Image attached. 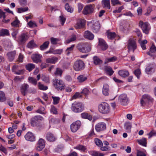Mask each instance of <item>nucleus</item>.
<instances>
[{"mask_svg": "<svg viewBox=\"0 0 156 156\" xmlns=\"http://www.w3.org/2000/svg\"><path fill=\"white\" fill-rule=\"evenodd\" d=\"M83 104L80 102H75L72 103L71 106V109L73 111L76 113L80 112L84 109Z\"/></svg>", "mask_w": 156, "mask_h": 156, "instance_id": "f257e3e1", "label": "nucleus"}, {"mask_svg": "<svg viewBox=\"0 0 156 156\" xmlns=\"http://www.w3.org/2000/svg\"><path fill=\"white\" fill-rule=\"evenodd\" d=\"M99 112L103 114H107L110 110V105L106 102H102L99 105L98 107Z\"/></svg>", "mask_w": 156, "mask_h": 156, "instance_id": "f03ea898", "label": "nucleus"}, {"mask_svg": "<svg viewBox=\"0 0 156 156\" xmlns=\"http://www.w3.org/2000/svg\"><path fill=\"white\" fill-rule=\"evenodd\" d=\"M77 47L78 50L83 53L88 52L91 50L90 45L88 43H80L78 44Z\"/></svg>", "mask_w": 156, "mask_h": 156, "instance_id": "7ed1b4c3", "label": "nucleus"}, {"mask_svg": "<svg viewBox=\"0 0 156 156\" xmlns=\"http://www.w3.org/2000/svg\"><path fill=\"white\" fill-rule=\"evenodd\" d=\"M54 87L57 90H61L64 89L66 85L64 82L60 79H55L53 81Z\"/></svg>", "mask_w": 156, "mask_h": 156, "instance_id": "20e7f679", "label": "nucleus"}, {"mask_svg": "<svg viewBox=\"0 0 156 156\" xmlns=\"http://www.w3.org/2000/svg\"><path fill=\"white\" fill-rule=\"evenodd\" d=\"M73 68L76 71H79L83 70L85 68V64L84 62L81 60L76 61L74 64Z\"/></svg>", "mask_w": 156, "mask_h": 156, "instance_id": "39448f33", "label": "nucleus"}, {"mask_svg": "<svg viewBox=\"0 0 156 156\" xmlns=\"http://www.w3.org/2000/svg\"><path fill=\"white\" fill-rule=\"evenodd\" d=\"M128 44L127 46L129 51L132 50L133 52L137 48V45L136 41L133 38H130L128 41Z\"/></svg>", "mask_w": 156, "mask_h": 156, "instance_id": "423d86ee", "label": "nucleus"}, {"mask_svg": "<svg viewBox=\"0 0 156 156\" xmlns=\"http://www.w3.org/2000/svg\"><path fill=\"white\" fill-rule=\"evenodd\" d=\"M149 24L147 22L144 23L141 20L140 21L139 26L142 29L144 33L146 34H148L149 32L150 28L149 27Z\"/></svg>", "mask_w": 156, "mask_h": 156, "instance_id": "0eeeda50", "label": "nucleus"}, {"mask_svg": "<svg viewBox=\"0 0 156 156\" xmlns=\"http://www.w3.org/2000/svg\"><path fill=\"white\" fill-rule=\"evenodd\" d=\"M118 100L120 104L123 105H126L129 102L127 96L125 94H121L119 97Z\"/></svg>", "mask_w": 156, "mask_h": 156, "instance_id": "6e6552de", "label": "nucleus"}, {"mask_svg": "<svg viewBox=\"0 0 156 156\" xmlns=\"http://www.w3.org/2000/svg\"><path fill=\"white\" fill-rule=\"evenodd\" d=\"M81 123L80 121L77 120L73 122L70 125V129L73 132H76L80 127Z\"/></svg>", "mask_w": 156, "mask_h": 156, "instance_id": "1a4fd4ad", "label": "nucleus"}, {"mask_svg": "<svg viewBox=\"0 0 156 156\" xmlns=\"http://www.w3.org/2000/svg\"><path fill=\"white\" fill-rule=\"evenodd\" d=\"M94 4H90L86 5L83 10V13L87 15L93 12L94 10Z\"/></svg>", "mask_w": 156, "mask_h": 156, "instance_id": "9d476101", "label": "nucleus"}, {"mask_svg": "<svg viewBox=\"0 0 156 156\" xmlns=\"http://www.w3.org/2000/svg\"><path fill=\"white\" fill-rule=\"evenodd\" d=\"M154 101V99L149 95L145 94L142 96V99L141 100L140 103L143 106H144L145 101L149 102H152Z\"/></svg>", "mask_w": 156, "mask_h": 156, "instance_id": "9b49d317", "label": "nucleus"}, {"mask_svg": "<svg viewBox=\"0 0 156 156\" xmlns=\"http://www.w3.org/2000/svg\"><path fill=\"white\" fill-rule=\"evenodd\" d=\"M43 118L40 115L36 116L31 119V124L32 126H37L38 124L39 120H42Z\"/></svg>", "mask_w": 156, "mask_h": 156, "instance_id": "f8f14e48", "label": "nucleus"}, {"mask_svg": "<svg viewBox=\"0 0 156 156\" xmlns=\"http://www.w3.org/2000/svg\"><path fill=\"white\" fill-rule=\"evenodd\" d=\"M45 141L42 139H40L38 141L36 147V150L38 151H41L44 147Z\"/></svg>", "mask_w": 156, "mask_h": 156, "instance_id": "ddd939ff", "label": "nucleus"}, {"mask_svg": "<svg viewBox=\"0 0 156 156\" xmlns=\"http://www.w3.org/2000/svg\"><path fill=\"white\" fill-rule=\"evenodd\" d=\"M29 85L27 83H24L20 86V91L22 94L24 96L27 93L29 88Z\"/></svg>", "mask_w": 156, "mask_h": 156, "instance_id": "4468645a", "label": "nucleus"}, {"mask_svg": "<svg viewBox=\"0 0 156 156\" xmlns=\"http://www.w3.org/2000/svg\"><path fill=\"white\" fill-rule=\"evenodd\" d=\"M29 36L27 33H23L19 37L18 41L20 43H25L29 38Z\"/></svg>", "mask_w": 156, "mask_h": 156, "instance_id": "2eb2a0df", "label": "nucleus"}, {"mask_svg": "<svg viewBox=\"0 0 156 156\" xmlns=\"http://www.w3.org/2000/svg\"><path fill=\"white\" fill-rule=\"evenodd\" d=\"M98 45L100 47L101 49L103 51L107 49L108 47V46L105 41L102 39L99 38Z\"/></svg>", "mask_w": 156, "mask_h": 156, "instance_id": "dca6fc26", "label": "nucleus"}, {"mask_svg": "<svg viewBox=\"0 0 156 156\" xmlns=\"http://www.w3.org/2000/svg\"><path fill=\"white\" fill-rule=\"evenodd\" d=\"M42 58V55L38 54H34L32 56V59L33 61L37 63L41 62V59Z\"/></svg>", "mask_w": 156, "mask_h": 156, "instance_id": "f3484780", "label": "nucleus"}, {"mask_svg": "<svg viewBox=\"0 0 156 156\" xmlns=\"http://www.w3.org/2000/svg\"><path fill=\"white\" fill-rule=\"evenodd\" d=\"M106 129V125L104 122L99 123L95 126V129L97 132L104 130Z\"/></svg>", "mask_w": 156, "mask_h": 156, "instance_id": "a211bd4d", "label": "nucleus"}, {"mask_svg": "<svg viewBox=\"0 0 156 156\" xmlns=\"http://www.w3.org/2000/svg\"><path fill=\"white\" fill-rule=\"evenodd\" d=\"M25 139L30 141H34L35 140V137L33 134L29 132L25 136Z\"/></svg>", "mask_w": 156, "mask_h": 156, "instance_id": "6ab92c4d", "label": "nucleus"}, {"mask_svg": "<svg viewBox=\"0 0 156 156\" xmlns=\"http://www.w3.org/2000/svg\"><path fill=\"white\" fill-rule=\"evenodd\" d=\"M101 25L98 21H97L93 24L92 27V30L95 33L98 32L101 28Z\"/></svg>", "mask_w": 156, "mask_h": 156, "instance_id": "aec40b11", "label": "nucleus"}, {"mask_svg": "<svg viewBox=\"0 0 156 156\" xmlns=\"http://www.w3.org/2000/svg\"><path fill=\"white\" fill-rule=\"evenodd\" d=\"M84 38L90 40H92L94 37V34L90 31L87 30L84 32L83 34Z\"/></svg>", "mask_w": 156, "mask_h": 156, "instance_id": "412c9836", "label": "nucleus"}, {"mask_svg": "<svg viewBox=\"0 0 156 156\" xmlns=\"http://www.w3.org/2000/svg\"><path fill=\"white\" fill-rule=\"evenodd\" d=\"M12 70L16 74L20 75L23 73V71L22 70L19 69V66L17 65H14L13 66Z\"/></svg>", "mask_w": 156, "mask_h": 156, "instance_id": "4be33fe9", "label": "nucleus"}, {"mask_svg": "<svg viewBox=\"0 0 156 156\" xmlns=\"http://www.w3.org/2000/svg\"><path fill=\"white\" fill-rule=\"evenodd\" d=\"M46 139L47 140L50 142H53L56 139L54 135L50 133H47L46 135Z\"/></svg>", "mask_w": 156, "mask_h": 156, "instance_id": "5701e85b", "label": "nucleus"}, {"mask_svg": "<svg viewBox=\"0 0 156 156\" xmlns=\"http://www.w3.org/2000/svg\"><path fill=\"white\" fill-rule=\"evenodd\" d=\"M156 52V47L154 44H152L150 49L149 51L147 52V54L149 55L152 56Z\"/></svg>", "mask_w": 156, "mask_h": 156, "instance_id": "b1692460", "label": "nucleus"}, {"mask_svg": "<svg viewBox=\"0 0 156 156\" xmlns=\"http://www.w3.org/2000/svg\"><path fill=\"white\" fill-rule=\"evenodd\" d=\"M109 86L107 84H104L102 89V93L105 96H108L109 95Z\"/></svg>", "mask_w": 156, "mask_h": 156, "instance_id": "393cba45", "label": "nucleus"}, {"mask_svg": "<svg viewBox=\"0 0 156 156\" xmlns=\"http://www.w3.org/2000/svg\"><path fill=\"white\" fill-rule=\"evenodd\" d=\"M118 74L120 76L123 77H126L129 75V72L126 70H120L118 71Z\"/></svg>", "mask_w": 156, "mask_h": 156, "instance_id": "a878e982", "label": "nucleus"}, {"mask_svg": "<svg viewBox=\"0 0 156 156\" xmlns=\"http://www.w3.org/2000/svg\"><path fill=\"white\" fill-rule=\"evenodd\" d=\"M104 69L106 73L109 76L112 75L114 72L112 68L110 66H105Z\"/></svg>", "mask_w": 156, "mask_h": 156, "instance_id": "bb28decb", "label": "nucleus"}, {"mask_svg": "<svg viewBox=\"0 0 156 156\" xmlns=\"http://www.w3.org/2000/svg\"><path fill=\"white\" fill-rule=\"evenodd\" d=\"M58 58L55 57H53L46 59V62L48 63L54 64L58 61Z\"/></svg>", "mask_w": 156, "mask_h": 156, "instance_id": "cd10ccee", "label": "nucleus"}, {"mask_svg": "<svg viewBox=\"0 0 156 156\" xmlns=\"http://www.w3.org/2000/svg\"><path fill=\"white\" fill-rule=\"evenodd\" d=\"M93 59L94 64L95 65H99L102 64L103 62V61L96 56H94Z\"/></svg>", "mask_w": 156, "mask_h": 156, "instance_id": "c85d7f7f", "label": "nucleus"}, {"mask_svg": "<svg viewBox=\"0 0 156 156\" xmlns=\"http://www.w3.org/2000/svg\"><path fill=\"white\" fill-rule=\"evenodd\" d=\"M81 116L83 119H87L91 121L92 119V116L86 112H83L81 114Z\"/></svg>", "mask_w": 156, "mask_h": 156, "instance_id": "c756f323", "label": "nucleus"}, {"mask_svg": "<svg viewBox=\"0 0 156 156\" xmlns=\"http://www.w3.org/2000/svg\"><path fill=\"white\" fill-rule=\"evenodd\" d=\"M87 77L84 75H81L78 76L77 77L78 81L79 83H82L87 80Z\"/></svg>", "mask_w": 156, "mask_h": 156, "instance_id": "7c9ffc66", "label": "nucleus"}, {"mask_svg": "<svg viewBox=\"0 0 156 156\" xmlns=\"http://www.w3.org/2000/svg\"><path fill=\"white\" fill-rule=\"evenodd\" d=\"M108 37L111 40H113L115 38L116 36L115 32H112L108 31L106 32Z\"/></svg>", "mask_w": 156, "mask_h": 156, "instance_id": "2f4dec72", "label": "nucleus"}, {"mask_svg": "<svg viewBox=\"0 0 156 156\" xmlns=\"http://www.w3.org/2000/svg\"><path fill=\"white\" fill-rule=\"evenodd\" d=\"M9 35V30L6 29H2L0 30V36H5Z\"/></svg>", "mask_w": 156, "mask_h": 156, "instance_id": "473e14b6", "label": "nucleus"}, {"mask_svg": "<svg viewBox=\"0 0 156 156\" xmlns=\"http://www.w3.org/2000/svg\"><path fill=\"white\" fill-rule=\"evenodd\" d=\"M16 53L15 51H13L9 52L7 54L8 58L10 61H12L13 60L15 55Z\"/></svg>", "mask_w": 156, "mask_h": 156, "instance_id": "72a5a7b5", "label": "nucleus"}, {"mask_svg": "<svg viewBox=\"0 0 156 156\" xmlns=\"http://www.w3.org/2000/svg\"><path fill=\"white\" fill-rule=\"evenodd\" d=\"M85 25V20L82 19L79 20L76 24L77 27L78 28H83Z\"/></svg>", "mask_w": 156, "mask_h": 156, "instance_id": "f704fd0d", "label": "nucleus"}, {"mask_svg": "<svg viewBox=\"0 0 156 156\" xmlns=\"http://www.w3.org/2000/svg\"><path fill=\"white\" fill-rule=\"evenodd\" d=\"M25 67L27 70L29 72H30L35 68V66L32 63H28L26 65Z\"/></svg>", "mask_w": 156, "mask_h": 156, "instance_id": "c9c22d12", "label": "nucleus"}, {"mask_svg": "<svg viewBox=\"0 0 156 156\" xmlns=\"http://www.w3.org/2000/svg\"><path fill=\"white\" fill-rule=\"evenodd\" d=\"M117 57L115 56H113L111 58H106L105 61V64H106L109 62H114L117 60Z\"/></svg>", "mask_w": 156, "mask_h": 156, "instance_id": "e433bc0d", "label": "nucleus"}, {"mask_svg": "<svg viewBox=\"0 0 156 156\" xmlns=\"http://www.w3.org/2000/svg\"><path fill=\"white\" fill-rule=\"evenodd\" d=\"M102 3L104 5V7L108 9H110V7L109 0H103Z\"/></svg>", "mask_w": 156, "mask_h": 156, "instance_id": "4c0bfd02", "label": "nucleus"}, {"mask_svg": "<svg viewBox=\"0 0 156 156\" xmlns=\"http://www.w3.org/2000/svg\"><path fill=\"white\" fill-rule=\"evenodd\" d=\"M28 81L34 86L36 85L37 84V81L36 79L33 77H29L28 79Z\"/></svg>", "mask_w": 156, "mask_h": 156, "instance_id": "58836bf2", "label": "nucleus"}, {"mask_svg": "<svg viewBox=\"0 0 156 156\" xmlns=\"http://www.w3.org/2000/svg\"><path fill=\"white\" fill-rule=\"evenodd\" d=\"M124 126L126 132L128 133H130L131 128V125L130 123L129 122H126L125 123Z\"/></svg>", "mask_w": 156, "mask_h": 156, "instance_id": "ea45409f", "label": "nucleus"}, {"mask_svg": "<svg viewBox=\"0 0 156 156\" xmlns=\"http://www.w3.org/2000/svg\"><path fill=\"white\" fill-rule=\"evenodd\" d=\"M49 44V41H46L45 42L41 45V50H44L47 48L48 47Z\"/></svg>", "mask_w": 156, "mask_h": 156, "instance_id": "a19ab883", "label": "nucleus"}, {"mask_svg": "<svg viewBox=\"0 0 156 156\" xmlns=\"http://www.w3.org/2000/svg\"><path fill=\"white\" fill-rule=\"evenodd\" d=\"M28 8L27 7H25L24 8H18L17 9V12L19 13L22 12H24L28 11Z\"/></svg>", "mask_w": 156, "mask_h": 156, "instance_id": "79ce46f5", "label": "nucleus"}, {"mask_svg": "<svg viewBox=\"0 0 156 156\" xmlns=\"http://www.w3.org/2000/svg\"><path fill=\"white\" fill-rule=\"evenodd\" d=\"M138 143L140 145L144 146L146 147L147 145L146 140L145 138H143L141 140H137Z\"/></svg>", "mask_w": 156, "mask_h": 156, "instance_id": "37998d69", "label": "nucleus"}, {"mask_svg": "<svg viewBox=\"0 0 156 156\" xmlns=\"http://www.w3.org/2000/svg\"><path fill=\"white\" fill-rule=\"evenodd\" d=\"M91 155L92 156H104L105 154L101 153H99L96 151H94L91 152Z\"/></svg>", "mask_w": 156, "mask_h": 156, "instance_id": "c03bdc74", "label": "nucleus"}, {"mask_svg": "<svg viewBox=\"0 0 156 156\" xmlns=\"http://www.w3.org/2000/svg\"><path fill=\"white\" fill-rule=\"evenodd\" d=\"M38 87L39 89L41 90H45L48 89V87L45 86L44 84H41L40 82L38 83Z\"/></svg>", "mask_w": 156, "mask_h": 156, "instance_id": "a18cd8bd", "label": "nucleus"}, {"mask_svg": "<svg viewBox=\"0 0 156 156\" xmlns=\"http://www.w3.org/2000/svg\"><path fill=\"white\" fill-rule=\"evenodd\" d=\"M6 100L5 94L4 92L0 91V102H3Z\"/></svg>", "mask_w": 156, "mask_h": 156, "instance_id": "49530a36", "label": "nucleus"}, {"mask_svg": "<svg viewBox=\"0 0 156 156\" xmlns=\"http://www.w3.org/2000/svg\"><path fill=\"white\" fill-rule=\"evenodd\" d=\"M94 142L96 144L98 147H101L103 146L102 142L98 138H95V139Z\"/></svg>", "mask_w": 156, "mask_h": 156, "instance_id": "de8ad7c7", "label": "nucleus"}, {"mask_svg": "<svg viewBox=\"0 0 156 156\" xmlns=\"http://www.w3.org/2000/svg\"><path fill=\"white\" fill-rule=\"evenodd\" d=\"M20 23V21L17 19H16L11 23L12 25L14 27H19Z\"/></svg>", "mask_w": 156, "mask_h": 156, "instance_id": "09e8293b", "label": "nucleus"}, {"mask_svg": "<svg viewBox=\"0 0 156 156\" xmlns=\"http://www.w3.org/2000/svg\"><path fill=\"white\" fill-rule=\"evenodd\" d=\"M66 20V18L63 16V15L62 14L59 16V21L62 25H63L64 24Z\"/></svg>", "mask_w": 156, "mask_h": 156, "instance_id": "8fccbe9b", "label": "nucleus"}, {"mask_svg": "<svg viewBox=\"0 0 156 156\" xmlns=\"http://www.w3.org/2000/svg\"><path fill=\"white\" fill-rule=\"evenodd\" d=\"M36 46L35 44L34 41L32 40L30 41L27 44V47L30 48H33Z\"/></svg>", "mask_w": 156, "mask_h": 156, "instance_id": "3c124183", "label": "nucleus"}, {"mask_svg": "<svg viewBox=\"0 0 156 156\" xmlns=\"http://www.w3.org/2000/svg\"><path fill=\"white\" fill-rule=\"evenodd\" d=\"M52 98L53 99V103L54 105L57 104L59 102L60 98L58 97L52 96Z\"/></svg>", "mask_w": 156, "mask_h": 156, "instance_id": "603ef678", "label": "nucleus"}, {"mask_svg": "<svg viewBox=\"0 0 156 156\" xmlns=\"http://www.w3.org/2000/svg\"><path fill=\"white\" fill-rule=\"evenodd\" d=\"M62 73V70L59 68L56 69V71L55 72V76H61Z\"/></svg>", "mask_w": 156, "mask_h": 156, "instance_id": "864d4df0", "label": "nucleus"}, {"mask_svg": "<svg viewBox=\"0 0 156 156\" xmlns=\"http://www.w3.org/2000/svg\"><path fill=\"white\" fill-rule=\"evenodd\" d=\"M147 41L146 40H144L140 43V44L142 48L143 49H145L146 48L145 44H147Z\"/></svg>", "mask_w": 156, "mask_h": 156, "instance_id": "5fc2aeb1", "label": "nucleus"}, {"mask_svg": "<svg viewBox=\"0 0 156 156\" xmlns=\"http://www.w3.org/2000/svg\"><path fill=\"white\" fill-rule=\"evenodd\" d=\"M76 148L80 150H81L83 152H85L87 149L86 147L80 145L76 146Z\"/></svg>", "mask_w": 156, "mask_h": 156, "instance_id": "6e6d98bb", "label": "nucleus"}, {"mask_svg": "<svg viewBox=\"0 0 156 156\" xmlns=\"http://www.w3.org/2000/svg\"><path fill=\"white\" fill-rule=\"evenodd\" d=\"M59 41V39L58 38L51 37V43L53 44H56L57 42Z\"/></svg>", "mask_w": 156, "mask_h": 156, "instance_id": "4d7b16f0", "label": "nucleus"}, {"mask_svg": "<svg viewBox=\"0 0 156 156\" xmlns=\"http://www.w3.org/2000/svg\"><path fill=\"white\" fill-rule=\"evenodd\" d=\"M82 97V95L81 94L76 92L72 96L71 100L76 99L79 98H81Z\"/></svg>", "mask_w": 156, "mask_h": 156, "instance_id": "13d9d810", "label": "nucleus"}, {"mask_svg": "<svg viewBox=\"0 0 156 156\" xmlns=\"http://www.w3.org/2000/svg\"><path fill=\"white\" fill-rule=\"evenodd\" d=\"M76 36L74 34H73L71 35L69 39V43L70 42L76 40Z\"/></svg>", "mask_w": 156, "mask_h": 156, "instance_id": "bf43d9fd", "label": "nucleus"}, {"mask_svg": "<svg viewBox=\"0 0 156 156\" xmlns=\"http://www.w3.org/2000/svg\"><path fill=\"white\" fill-rule=\"evenodd\" d=\"M27 24L30 27H37V25L35 22H33L32 21H30L27 23Z\"/></svg>", "mask_w": 156, "mask_h": 156, "instance_id": "052dcab7", "label": "nucleus"}, {"mask_svg": "<svg viewBox=\"0 0 156 156\" xmlns=\"http://www.w3.org/2000/svg\"><path fill=\"white\" fill-rule=\"evenodd\" d=\"M134 73L135 75L136 76L138 79L139 78L140 75L141 74V72L140 70L139 69H137L135 70Z\"/></svg>", "mask_w": 156, "mask_h": 156, "instance_id": "680f3d73", "label": "nucleus"}, {"mask_svg": "<svg viewBox=\"0 0 156 156\" xmlns=\"http://www.w3.org/2000/svg\"><path fill=\"white\" fill-rule=\"evenodd\" d=\"M153 68L150 66H148L146 67L145 69V71L146 73L148 74H150L152 72Z\"/></svg>", "mask_w": 156, "mask_h": 156, "instance_id": "e2e57ef3", "label": "nucleus"}, {"mask_svg": "<svg viewBox=\"0 0 156 156\" xmlns=\"http://www.w3.org/2000/svg\"><path fill=\"white\" fill-rule=\"evenodd\" d=\"M0 151L3 152L5 154L8 153L6 149L2 145L0 146Z\"/></svg>", "mask_w": 156, "mask_h": 156, "instance_id": "0e129e2a", "label": "nucleus"}, {"mask_svg": "<svg viewBox=\"0 0 156 156\" xmlns=\"http://www.w3.org/2000/svg\"><path fill=\"white\" fill-rule=\"evenodd\" d=\"M111 3L113 5L121 4V2L118 0H111Z\"/></svg>", "mask_w": 156, "mask_h": 156, "instance_id": "69168bd1", "label": "nucleus"}, {"mask_svg": "<svg viewBox=\"0 0 156 156\" xmlns=\"http://www.w3.org/2000/svg\"><path fill=\"white\" fill-rule=\"evenodd\" d=\"M90 91L87 88H84L81 92V93H83L85 95H87L88 94Z\"/></svg>", "mask_w": 156, "mask_h": 156, "instance_id": "338daca9", "label": "nucleus"}, {"mask_svg": "<svg viewBox=\"0 0 156 156\" xmlns=\"http://www.w3.org/2000/svg\"><path fill=\"white\" fill-rule=\"evenodd\" d=\"M137 156H146V154L144 152L138 150L136 154Z\"/></svg>", "mask_w": 156, "mask_h": 156, "instance_id": "774afa93", "label": "nucleus"}]
</instances>
